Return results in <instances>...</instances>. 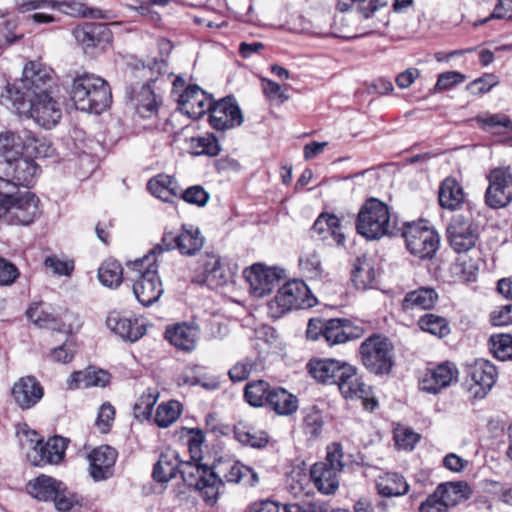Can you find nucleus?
Segmentation results:
<instances>
[{"label": "nucleus", "instance_id": "nucleus-12", "mask_svg": "<svg viewBox=\"0 0 512 512\" xmlns=\"http://www.w3.org/2000/svg\"><path fill=\"white\" fill-rule=\"evenodd\" d=\"M470 488L464 482L440 484L419 507V512H450L452 507L467 500Z\"/></svg>", "mask_w": 512, "mask_h": 512}, {"label": "nucleus", "instance_id": "nucleus-55", "mask_svg": "<svg viewBox=\"0 0 512 512\" xmlns=\"http://www.w3.org/2000/svg\"><path fill=\"white\" fill-rule=\"evenodd\" d=\"M44 266L57 276L69 277L74 271V262L72 260L61 259L56 255L46 257Z\"/></svg>", "mask_w": 512, "mask_h": 512}, {"label": "nucleus", "instance_id": "nucleus-26", "mask_svg": "<svg viewBox=\"0 0 512 512\" xmlns=\"http://www.w3.org/2000/svg\"><path fill=\"white\" fill-rule=\"evenodd\" d=\"M116 458V450L108 445L93 449L88 455L91 477L96 481L111 477Z\"/></svg>", "mask_w": 512, "mask_h": 512}, {"label": "nucleus", "instance_id": "nucleus-44", "mask_svg": "<svg viewBox=\"0 0 512 512\" xmlns=\"http://www.w3.org/2000/svg\"><path fill=\"white\" fill-rule=\"evenodd\" d=\"M136 112L142 118H150L158 111V100L149 85H143L136 95Z\"/></svg>", "mask_w": 512, "mask_h": 512}, {"label": "nucleus", "instance_id": "nucleus-14", "mask_svg": "<svg viewBox=\"0 0 512 512\" xmlns=\"http://www.w3.org/2000/svg\"><path fill=\"white\" fill-rule=\"evenodd\" d=\"M22 11L48 8L72 17L100 19L104 17L100 9L88 8L79 0H17Z\"/></svg>", "mask_w": 512, "mask_h": 512}, {"label": "nucleus", "instance_id": "nucleus-4", "mask_svg": "<svg viewBox=\"0 0 512 512\" xmlns=\"http://www.w3.org/2000/svg\"><path fill=\"white\" fill-rule=\"evenodd\" d=\"M70 95L78 110L100 114L112 102V94L106 80L95 74L84 73L74 78Z\"/></svg>", "mask_w": 512, "mask_h": 512}, {"label": "nucleus", "instance_id": "nucleus-31", "mask_svg": "<svg viewBox=\"0 0 512 512\" xmlns=\"http://www.w3.org/2000/svg\"><path fill=\"white\" fill-rule=\"evenodd\" d=\"M27 317L31 322H33L36 326L40 328H48L53 330H61L68 333H72L75 330H78L81 326L80 321L77 317V323L75 325L69 324L67 328H61L58 324V320L56 316L50 311V308L46 306L44 303H35L31 305L27 312Z\"/></svg>", "mask_w": 512, "mask_h": 512}, {"label": "nucleus", "instance_id": "nucleus-22", "mask_svg": "<svg viewBox=\"0 0 512 512\" xmlns=\"http://www.w3.org/2000/svg\"><path fill=\"white\" fill-rule=\"evenodd\" d=\"M457 378V367L453 363L445 362L427 371L420 381V388L428 393L437 394L456 382Z\"/></svg>", "mask_w": 512, "mask_h": 512}, {"label": "nucleus", "instance_id": "nucleus-63", "mask_svg": "<svg viewBox=\"0 0 512 512\" xmlns=\"http://www.w3.org/2000/svg\"><path fill=\"white\" fill-rule=\"evenodd\" d=\"M262 90L269 100L284 103L289 99L287 89L272 80L262 79Z\"/></svg>", "mask_w": 512, "mask_h": 512}, {"label": "nucleus", "instance_id": "nucleus-27", "mask_svg": "<svg viewBox=\"0 0 512 512\" xmlns=\"http://www.w3.org/2000/svg\"><path fill=\"white\" fill-rule=\"evenodd\" d=\"M73 35L85 49L107 44L112 38L110 29L103 23H84L73 30Z\"/></svg>", "mask_w": 512, "mask_h": 512}, {"label": "nucleus", "instance_id": "nucleus-54", "mask_svg": "<svg viewBox=\"0 0 512 512\" xmlns=\"http://www.w3.org/2000/svg\"><path fill=\"white\" fill-rule=\"evenodd\" d=\"M210 470L215 472L218 477L221 480V485L219 488L223 485V481L229 482V483H238L241 481L244 471H250L249 468L239 464V463H233L229 464L228 467L224 468L222 466L217 467H209Z\"/></svg>", "mask_w": 512, "mask_h": 512}, {"label": "nucleus", "instance_id": "nucleus-46", "mask_svg": "<svg viewBox=\"0 0 512 512\" xmlns=\"http://www.w3.org/2000/svg\"><path fill=\"white\" fill-rule=\"evenodd\" d=\"M418 326L422 331L439 338H443L450 333L448 321L444 317L431 313L421 316L418 320Z\"/></svg>", "mask_w": 512, "mask_h": 512}, {"label": "nucleus", "instance_id": "nucleus-53", "mask_svg": "<svg viewBox=\"0 0 512 512\" xmlns=\"http://www.w3.org/2000/svg\"><path fill=\"white\" fill-rule=\"evenodd\" d=\"M355 2H362L359 10L365 18H369L379 7L387 4V0H338L337 9L340 12H346L351 9Z\"/></svg>", "mask_w": 512, "mask_h": 512}, {"label": "nucleus", "instance_id": "nucleus-62", "mask_svg": "<svg viewBox=\"0 0 512 512\" xmlns=\"http://www.w3.org/2000/svg\"><path fill=\"white\" fill-rule=\"evenodd\" d=\"M343 456L344 454L341 444L334 442L328 445L325 460L321 461V463H325L326 466H329L334 470L341 472L344 467Z\"/></svg>", "mask_w": 512, "mask_h": 512}, {"label": "nucleus", "instance_id": "nucleus-47", "mask_svg": "<svg viewBox=\"0 0 512 512\" xmlns=\"http://www.w3.org/2000/svg\"><path fill=\"white\" fill-rule=\"evenodd\" d=\"M181 404L178 401H169L158 406L155 415V423L161 428H167L181 415Z\"/></svg>", "mask_w": 512, "mask_h": 512}, {"label": "nucleus", "instance_id": "nucleus-37", "mask_svg": "<svg viewBox=\"0 0 512 512\" xmlns=\"http://www.w3.org/2000/svg\"><path fill=\"white\" fill-rule=\"evenodd\" d=\"M147 187L152 195L165 202L170 201L173 197H178L181 193V188L176 179L166 174H159L150 179Z\"/></svg>", "mask_w": 512, "mask_h": 512}, {"label": "nucleus", "instance_id": "nucleus-20", "mask_svg": "<svg viewBox=\"0 0 512 512\" xmlns=\"http://www.w3.org/2000/svg\"><path fill=\"white\" fill-rule=\"evenodd\" d=\"M337 387L346 399H362L365 409L372 411L377 406L376 400L369 399L371 388L362 381L357 368L351 364L344 368Z\"/></svg>", "mask_w": 512, "mask_h": 512}, {"label": "nucleus", "instance_id": "nucleus-25", "mask_svg": "<svg viewBox=\"0 0 512 512\" xmlns=\"http://www.w3.org/2000/svg\"><path fill=\"white\" fill-rule=\"evenodd\" d=\"M244 277L250 284L254 295L262 297L270 293L279 280V274L276 269H271L256 263L244 270Z\"/></svg>", "mask_w": 512, "mask_h": 512}, {"label": "nucleus", "instance_id": "nucleus-13", "mask_svg": "<svg viewBox=\"0 0 512 512\" xmlns=\"http://www.w3.org/2000/svg\"><path fill=\"white\" fill-rule=\"evenodd\" d=\"M204 245V237L200 230L192 225H183L179 233L166 232L161 244L151 249L152 255L161 254L164 250L178 249L182 255L192 256Z\"/></svg>", "mask_w": 512, "mask_h": 512}, {"label": "nucleus", "instance_id": "nucleus-3", "mask_svg": "<svg viewBox=\"0 0 512 512\" xmlns=\"http://www.w3.org/2000/svg\"><path fill=\"white\" fill-rule=\"evenodd\" d=\"M41 213V201L35 193L15 190L8 180H0V218L10 225L29 226Z\"/></svg>", "mask_w": 512, "mask_h": 512}, {"label": "nucleus", "instance_id": "nucleus-8", "mask_svg": "<svg viewBox=\"0 0 512 512\" xmlns=\"http://www.w3.org/2000/svg\"><path fill=\"white\" fill-rule=\"evenodd\" d=\"M135 270L139 273L133 283V293L143 306L157 302L164 292L162 281L158 275L156 255L149 254L134 262Z\"/></svg>", "mask_w": 512, "mask_h": 512}, {"label": "nucleus", "instance_id": "nucleus-43", "mask_svg": "<svg viewBox=\"0 0 512 512\" xmlns=\"http://www.w3.org/2000/svg\"><path fill=\"white\" fill-rule=\"evenodd\" d=\"M271 390L270 384L264 380L251 381L245 386L244 397L251 406L262 407L267 405Z\"/></svg>", "mask_w": 512, "mask_h": 512}, {"label": "nucleus", "instance_id": "nucleus-38", "mask_svg": "<svg viewBox=\"0 0 512 512\" xmlns=\"http://www.w3.org/2000/svg\"><path fill=\"white\" fill-rule=\"evenodd\" d=\"M61 488L62 482L46 475H41L29 481L26 487L28 493L40 501L52 500Z\"/></svg>", "mask_w": 512, "mask_h": 512}, {"label": "nucleus", "instance_id": "nucleus-39", "mask_svg": "<svg viewBox=\"0 0 512 512\" xmlns=\"http://www.w3.org/2000/svg\"><path fill=\"white\" fill-rule=\"evenodd\" d=\"M110 376L103 370L87 369L72 373L68 380L70 388L104 387L109 383Z\"/></svg>", "mask_w": 512, "mask_h": 512}, {"label": "nucleus", "instance_id": "nucleus-23", "mask_svg": "<svg viewBox=\"0 0 512 512\" xmlns=\"http://www.w3.org/2000/svg\"><path fill=\"white\" fill-rule=\"evenodd\" d=\"M178 105L182 113L198 119L210 111L213 102L197 85H190L180 95Z\"/></svg>", "mask_w": 512, "mask_h": 512}, {"label": "nucleus", "instance_id": "nucleus-33", "mask_svg": "<svg viewBox=\"0 0 512 512\" xmlns=\"http://www.w3.org/2000/svg\"><path fill=\"white\" fill-rule=\"evenodd\" d=\"M359 336V333L353 332L347 319L334 318L325 321L324 339L330 346L345 343Z\"/></svg>", "mask_w": 512, "mask_h": 512}, {"label": "nucleus", "instance_id": "nucleus-17", "mask_svg": "<svg viewBox=\"0 0 512 512\" xmlns=\"http://www.w3.org/2000/svg\"><path fill=\"white\" fill-rule=\"evenodd\" d=\"M33 156L32 150L26 154L23 152L15 160L4 166L3 171L6 178H3V180H8L13 189L16 186L30 187L36 182L41 173V168Z\"/></svg>", "mask_w": 512, "mask_h": 512}, {"label": "nucleus", "instance_id": "nucleus-24", "mask_svg": "<svg viewBox=\"0 0 512 512\" xmlns=\"http://www.w3.org/2000/svg\"><path fill=\"white\" fill-rule=\"evenodd\" d=\"M348 364L332 358L312 359L308 362L307 369L318 383L337 386Z\"/></svg>", "mask_w": 512, "mask_h": 512}, {"label": "nucleus", "instance_id": "nucleus-50", "mask_svg": "<svg viewBox=\"0 0 512 512\" xmlns=\"http://www.w3.org/2000/svg\"><path fill=\"white\" fill-rule=\"evenodd\" d=\"M259 363L257 359L245 358L236 362L228 371L230 380L234 383L242 382L249 378V376L257 371Z\"/></svg>", "mask_w": 512, "mask_h": 512}, {"label": "nucleus", "instance_id": "nucleus-15", "mask_svg": "<svg viewBox=\"0 0 512 512\" xmlns=\"http://www.w3.org/2000/svg\"><path fill=\"white\" fill-rule=\"evenodd\" d=\"M497 369L489 361L477 359L467 370V391L470 398L479 400L485 398L497 380Z\"/></svg>", "mask_w": 512, "mask_h": 512}, {"label": "nucleus", "instance_id": "nucleus-1", "mask_svg": "<svg viewBox=\"0 0 512 512\" xmlns=\"http://www.w3.org/2000/svg\"><path fill=\"white\" fill-rule=\"evenodd\" d=\"M180 473L182 480L198 490L205 502L213 505L219 495L221 480L207 465L182 461L176 451L161 454L153 469V478L157 482H168Z\"/></svg>", "mask_w": 512, "mask_h": 512}, {"label": "nucleus", "instance_id": "nucleus-42", "mask_svg": "<svg viewBox=\"0 0 512 512\" xmlns=\"http://www.w3.org/2000/svg\"><path fill=\"white\" fill-rule=\"evenodd\" d=\"M205 279L210 285L223 286L229 281L230 275L222 259L217 255H207L204 263Z\"/></svg>", "mask_w": 512, "mask_h": 512}, {"label": "nucleus", "instance_id": "nucleus-64", "mask_svg": "<svg viewBox=\"0 0 512 512\" xmlns=\"http://www.w3.org/2000/svg\"><path fill=\"white\" fill-rule=\"evenodd\" d=\"M493 326H506L512 324V303L496 307L490 314Z\"/></svg>", "mask_w": 512, "mask_h": 512}, {"label": "nucleus", "instance_id": "nucleus-41", "mask_svg": "<svg viewBox=\"0 0 512 512\" xmlns=\"http://www.w3.org/2000/svg\"><path fill=\"white\" fill-rule=\"evenodd\" d=\"M409 485L398 473H386L377 482V490L384 497H398L408 492Z\"/></svg>", "mask_w": 512, "mask_h": 512}, {"label": "nucleus", "instance_id": "nucleus-35", "mask_svg": "<svg viewBox=\"0 0 512 512\" xmlns=\"http://www.w3.org/2000/svg\"><path fill=\"white\" fill-rule=\"evenodd\" d=\"M351 278L357 289L371 288L376 278L373 260L367 255L357 257L353 264Z\"/></svg>", "mask_w": 512, "mask_h": 512}, {"label": "nucleus", "instance_id": "nucleus-56", "mask_svg": "<svg viewBox=\"0 0 512 512\" xmlns=\"http://www.w3.org/2000/svg\"><path fill=\"white\" fill-rule=\"evenodd\" d=\"M185 202L198 207L205 206L210 198L209 193L200 185H194L182 191L178 196Z\"/></svg>", "mask_w": 512, "mask_h": 512}, {"label": "nucleus", "instance_id": "nucleus-52", "mask_svg": "<svg viewBox=\"0 0 512 512\" xmlns=\"http://www.w3.org/2000/svg\"><path fill=\"white\" fill-rule=\"evenodd\" d=\"M187 446L190 453L188 462L200 463L202 459V446L205 441L204 432L198 428L186 429Z\"/></svg>", "mask_w": 512, "mask_h": 512}, {"label": "nucleus", "instance_id": "nucleus-59", "mask_svg": "<svg viewBox=\"0 0 512 512\" xmlns=\"http://www.w3.org/2000/svg\"><path fill=\"white\" fill-rule=\"evenodd\" d=\"M395 444L403 450H412L420 440V435L408 428H399L394 432Z\"/></svg>", "mask_w": 512, "mask_h": 512}, {"label": "nucleus", "instance_id": "nucleus-2", "mask_svg": "<svg viewBox=\"0 0 512 512\" xmlns=\"http://www.w3.org/2000/svg\"><path fill=\"white\" fill-rule=\"evenodd\" d=\"M57 87L53 69L40 61H29L25 64L21 79L8 84L0 95V104L9 107L19 96L32 98L52 94Z\"/></svg>", "mask_w": 512, "mask_h": 512}, {"label": "nucleus", "instance_id": "nucleus-5", "mask_svg": "<svg viewBox=\"0 0 512 512\" xmlns=\"http://www.w3.org/2000/svg\"><path fill=\"white\" fill-rule=\"evenodd\" d=\"M357 232L368 240L393 235L395 224L389 207L377 198L367 199L361 206L355 222Z\"/></svg>", "mask_w": 512, "mask_h": 512}, {"label": "nucleus", "instance_id": "nucleus-28", "mask_svg": "<svg viewBox=\"0 0 512 512\" xmlns=\"http://www.w3.org/2000/svg\"><path fill=\"white\" fill-rule=\"evenodd\" d=\"M165 338L180 350L192 351L197 345L199 328L195 324H176L166 329Z\"/></svg>", "mask_w": 512, "mask_h": 512}, {"label": "nucleus", "instance_id": "nucleus-6", "mask_svg": "<svg viewBox=\"0 0 512 512\" xmlns=\"http://www.w3.org/2000/svg\"><path fill=\"white\" fill-rule=\"evenodd\" d=\"M30 150L38 158L50 157L54 152L50 142L37 138L31 132H25L23 136L11 131L0 133V162L4 166Z\"/></svg>", "mask_w": 512, "mask_h": 512}, {"label": "nucleus", "instance_id": "nucleus-10", "mask_svg": "<svg viewBox=\"0 0 512 512\" xmlns=\"http://www.w3.org/2000/svg\"><path fill=\"white\" fill-rule=\"evenodd\" d=\"M401 235L408 251L420 259H431L439 249L440 237L426 221L404 223Z\"/></svg>", "mask_w": 512, "mask_h": 512}, {"label": "nucleus", "instance_id": "nucleus-51", "mask_svg": "<svg viewBox=\"0 0 512 512\" xmlns=\"http://www.w3.org/2000/svg\"><path fill=\"white\" fill-rule=\"evenodd\" d=\"M191 148L196 155L209 156H217L221 150L217 138L212 134L192 138Z\"/></svg>", "mask_w": 512, "mask_h": 512}, {"label": "nucleus", "instance_id": "nucleus-36", "mask_svg": "<svg viewBox=\"0 0 512 512\" xmlns=\"http://www.w3.org/2000/svg\"><path fill=\"white\" fill-rule=\"evenodd\" d=\"M267 405L278 415H291L298 409V399L282 387H272Z\"/></svg>", "mask_w": 512, "mask_h": 512}, {"label": "nucleus", "instance_id": "nucleus-32", "mask_svg": "<svg viewBox=\"0 0 512 512\" xmlns=\"http://www.w3.org/2000/svg\"><path fill=\"white\" fill-rule=\"evenodd\" d=\"M338 474V471L321 462L315 463L310 470V476L315 487L323 494L336 492L339 487Z\"/></svg>", "mask_w": 512, "mask_h": 512}, {"label": "nucleus", "instance_id": "nucleus-40", "mask_svg": "<svg viewBox=\"0 0 512 512\" xmlns=\"http://www.w3.org/2000/svg\"><path fill=\"white\" fill-rule=\"evenodd\" d=\"M438 299V295L434 289L419 288L414 291L408 292L403 301L402 308L405 311L409 310H426L431 309Z\"/></svg>", "mask_w": 512, "mask_h": 512}, {"label": "nucleus", "instance_id": "nucleus-60", "mask_svg": "<svg viewBox=\"0 0 512 512\" xmlns=\"http://www.w3.org/2000/svg\"><path fill=\"white\" fill-rule=\"evenodd\" d=\"M114 418V406L111 405L109 402H105L99 408L95 425L101 433H107L111 429Z\"/></svg>", "mask_w": 512, "mask_h": 512}, {"label": "nucleus", "instance_id": "nucleus-34", "mask_svg": "<svg viewBox=\"0 0 512 512\" xmlns=\"http://www.w3.org/2000/svg\"><path fill=\"white\" fill-rule=\"evenodd\" d=\"M438 199L442 208L456 210L464 203L465 194L459 182L448 177L442 181L439 187Z\"/></svg>", "mask_w": 512, "mask_h": 512}, {"label": "nucleus", "instance_id": "nucleus-9", "mask_svg": "<svg viewBox=\"0 0 512 512\" xmlns=\"http://www.w3.org/2000/svg\"><path fill=\"white\" fill-rule=\"evenodd\" d=\"M7 108L15 111L19 115L29 114L38 125L46 129L54 127L62 117L60 104L51 94L36 96L35 98L19 96V98L13 100V103Z\"/></svg>", "mask_w": 512, "mask_h": 512}, {"label": "nucleus", "instance_id": "nucleus-57", "mask_svg": "<svg viewBox=\"0 0 512 512\" xmlns=\"http://www.w3.org/2000/svg\"><path fill=\"white\" fill-rule=\"evenodd\" d=\"M156 402L157 396L151 392L141 395L133 407L135 417L139 419H149Z\"/></svg>", "mask_w": 512, "mask_h": 512}, {"label": "nucleus", "instance_id": "nucleus-7", "mask_svg": "<svg viewBox=\"0 0 512 512\" xmlns=\"http://www.w3.org/2000/svg\"><path fill=\"white\" fill-rule=\"evenodd\" d=\"M316 297L303 280L294 279L283 284L275 297L268 302L271 317L279 318L293 309H306L315 306Z\"/></svg>", "mask_w": 512, "mask_h": 512}, {"label": "nucleus", "instance_id": "nucleus-30", "mask_svg": "<svg viewBox=\"0 0 512 512\" xmlns=\"http://www.w3.org/2000/svg\"><path fill=\"white\" fill-rule=\"evenodd\" d=\"M12 395L22 409H29L43 397V389L35 378L25 377L14 384Z\"/></svg>", "mask_w": 512, "mask_h": 512}, {"label": "nucleus", "instance_id": "nucleus-19", "mask_svg": "<svg viewBox=\"0 0 512 512\" xmlns=\"http://www.w3.org/2000/svg\"><path fill=\"white\" fill-rule=\"evenodd\" d=\"M447 238L456 253H466L475 247L478 234L469 219L456 215L447 227Z\"/></svg>", "mask_w": 512, "mask_h": 512}, {"label": "nucleus", "instance_id": "nucleus-61", "mask_svg": "<svg viewBox=\"0 0 512 512\" xmlns=\"http://www.w3.org/2000/svg\"><path fill=\"white\" fill-rule=\"evenodd\" d=\"M20 277L18 267L8 259L0 256V286H11Z\"/></svg>", "mask_w": 512, "mask_h": 512}, {"label": "nucleus", "instance_id": "nucleus-49", "mask_svg": "<svg viewBox=\"0 0 512 512\" xmlns=\"http://www.w3.org/2000/svg\"><path fill=\"white\" fill-rule=\"evenodd\" d=\"M490 351L501 361L512 359V336L495 334L489 339Z\"/></svg>", "mask_w": 512, "mask_h": 512}, {"label": "nucleus", "instance_id": "nucleus-16", "mask_svg": "<svg viewBox=\"0 0 512 512\" xmlns=\"http://www.w3.org/2000/svg\"><path fill=\"white\" fill-rule=\"evenodd\" d=\"M489 185L485 202L493 209L504 208L512 202V171L509 167H498L487 176Z\"/></svg>", "mask_w": 512, "mask_h": 512}, {"label": "nucleus", "instance_id": "nucleus-48", "mask_svg": "<svg viewBox=\"0 0 512 512\" xmlns=\"http://www.w3.org/2000/svg\"><path fill=\"white\" fill-rule=\"evenodd\" d=\"M234 435L240 443L252 448H263L268 443V435L265 431H255L244 426L236 427Z\"/></svg>", "mask_w": 512, "mask_h": 512}, {"label": "nucleus", "instance_id": "nucleus-18", "mask_svg": "<svg viewBox=\"0 0 512 512\" xmlns=\"http://www.w3.org/2000/svg\"><path fill=\"white\" fill-rule=\"evenodd\" d=\"M209 113V123L216 130L233 129L243 123L241 109L232 96L213 103Z\"/></svg>", "mask_w": 512, "mask_h": 512}, {"label": "nucleus", "instance_id": "nucleus-21", "mask_svg": "<svg viewBox=\"0 0 512 512\" xmlns=\"http://www.w3.org/2000/svg\"><path fill=\"white\" fill-rule=\"evenodd\" d=\"M107 327L124 341L134 343L146 334V326L141 319L127 317L120 312H110L106 319Z\"/></svg>", "mask_w": 512, "mask_h": 512}, {"label": "nucleus", "instance_id": "nucleus-58", "mask_svg": "<svg viewBox=\"0 0 512 512\" xmlns=\"http://www.w3.org/2000/svg\"><path fill=\"white\" fill-rule=\"evenodd\" d=\"M55 507L60 512H68L75 505L79 504V498L73 492L67 490L66 486L62 483V488L56 492V496L52 499Z\"/></svg>", "mask_w": 512, "mask_h": 512}, {"label": "nucleus", "instance_id": "nucleus-29", "mask_svg": "<svg viewBox=\"0 0 512 512\" xmlns=\"http://www.w3.org/2000/svg\"><path fill=\"white\" fill-rule=\"evenodd\" d=\"M31 447L40 454V461L47 463H58L64 456L66 450V440L63 437L55 436L50 438L45 444L38 438L35 431L30 433Z\"/></svg>", "mask_w": 512, "mask_h": 512}, {"label": "nucleus", "instance_id": "nucleus-45", "mask_svg": "<svg viewBox=\"0 0 512 512\" xmlns=\"http://www.w3.org/2000/svg\"><path fill=\"white\" fill-rule=\"evenodd\" d=\"M98 278L104 286L116 288L122 283L123 268L116 260H106L98 269Z\"/></svg>", "mask_w": 512, "mask_h": 512}, {"label": "nucleus", "instance_id": "nucleus-11", "mask_svg": "<svg viewBox=\"0 0 512 512\" xmlns=\"http://www.w3.org/2000/svg\"><path fill=\"white\" fill-rule=\"evenodd\" d=\"M364 366L377 375L389 374L394 365V347L385 337L373 335L360 346Z\"/></svg>", "mask_w": 512, "mask_h": 512}]
</instances>
